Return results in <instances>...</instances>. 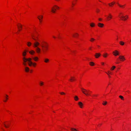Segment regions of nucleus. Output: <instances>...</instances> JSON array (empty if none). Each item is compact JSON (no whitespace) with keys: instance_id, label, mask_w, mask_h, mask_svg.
Listing matches in <instances>:
<instances>
[{"instance_id":"obj_1","label":"nucleus","mask_w":131,"mask_h":131,"mask_svg":"<svg viewBox=\"0 0 131 131\" xmlns=\"http://www.w3.org/2000/svg\"><path fill=\"white\" fill-rule=\"evenodd\" d=\"M39 39L37 37L33 38V48L35 51L33 50V54L36 52L38 54H40L42 51L43 53H47L49 50L48 44L46 42H43L41 43V49L40 47V43L39 42Z\"/></svg>"},{"instance_id":"obj_2","label":"nucleus","mask_w":131,"mask_h":131,"mask_svg":"<svg viewBox=\"0 0 131 131\" xmlns=\"http://www.w3.org/2000/svg\"><path fill=\"white\" fill-rule=\"evenodd\" d=\"M28 51L27 50H25L23 53L22 54L23 56V64L25 66H26L27 65L26 62H27L28 65L29 66H32L33 64L32 61L31 59L30 58H27L25 57V56L26 54V52Z\"/></svg>"},{"instance_id":"obj_3","label":"nucleus","mask_w":131,"mask_h":131,"mask_svg":"<svg viewBox=\"0 0 131 131\" xmlns=\"http://www.w3.org/2000/svg\"><path fill=\"white\" fill-rule=\"evenodd\" d=\"M118 17L122 20L124 21L127 20L128 17L127 15L124 16V13L122 12H120L118 13Z\"/></svg>"},{"instance_id":"obj_4","label":"nucleus","mask_w":131,"mask_h":131,"mask_svg":"<svg viewBox=\"0 0 131 131\" xmlns=\"http://www.w3.org/2000/svg\"><path fill=\"white\" fill-rule=\"evenodd\" d=\"M59 7L57 5H54L51 8V12L53 13H55L57 9H59Z\"/></svg>"},{"instance_id":"obj_5","label":"nucleus","mask_w":131,"mask_h":131,"mask_svg":"<svg viewBox=\"0 0 131 131\" xmlns=\"http://www.w3.org/2000/svg\"><path fill=\"white\" fill-rule=\"evenodd\" d=\"M81 91L83 93L87 96L89 95L91 92L89 91H87L82 88L81 89Z\"/></svg>"},{"instance_id":"obj_6","label":"nucleus","mask_w":131,"mask_h":131,"mask_svg":"<svg viewBox=\"0 0 131 131\" xmlns=\"http://www.w3.org/2000/svg\"><path fill=\"white\" fill-rule=\"evenodd\" d=\"M113 54L114 56H117L119 55V52L118 51L115 50L113 52Z\"/></svg>"},{"instance_id":"obj_7","label":"nucleus","mask_w":131,"mask_h":131,"mask_svg":"<svg viewBox=\"0 0 131 131\" xmlns=\"http://www.w3.org/2000/svg\"><path fill=\"white\" fill-rule=\"evenodd\" d=\"M78 104L81 108H83V104L81 102H79L78 103Z\"/></svg>"},{"instance_id":"obj_8","label":"nucleus","mask_w":131,"mask_h":131,"mask_svg":"<svg viewBox=\"0 0 131 131\" xmlns=\"http://www.w3.org/2000/svg\"><path fill=\"white\" fill-rule=\"evenodd\" d=\"M119 58L120 59L121 61H124L126 59L124 56H120L119 57Z\"/></svg>"},{"instance_id":"obj_9","label":"nucleus","mask_w":131,"mask_h":131,"mask_svg":"<svg viewBox=\"0 0 131 131\" xmlns=\"http://www.w3.org/2000/svg\"><path fill=\"white\" fill-rule=\"evenodd\" d=\"M112 17V15L110 13L109 14L108 16L107 17V20L109 21L110 20Z\"/></svg>"},{"instance_id":"obj_10","label":"nucleus","mask_w":131,"mask_h":131,"mask_svg":"<svg viewBox=\"0 0 131 131\" xmlns=\"http://www.w3.org/2000/svg\"><path fill=\"white\" fill-rule=\"evenodd\" d=\"M101 55V54L100 53H95L94 56L96 58H98L100 57Z\"/></svg>"},{"instance_id":"obj_11","label":"nucleus","mask_w":131,"mask_h":131,"mask_svg":"<svg viewBox=\"0 0 131 131\" xmlns=\"http://www.w3.org/2000/svg\"><path fill=\"white\" fill-rule=\"evenodd\" d=\"M97 26L99 27L102 28L104 26V24H103L99 23H98Z\"/></svg>"},{"instance_id":"obj_12","label":"nucleus","mask_w":131,"mask_h":131,"mask_svg":"<svg viewBox=\"0 0 131 131\" xmlns=\"http://www.w3.org/2000/svg\"><path fill=\"white\" fill-rule=\"evenodd\" d=\"M43 16L42 15H39L37 17V18L39 19V20H43Z\"/></svg>"},{"instance_id":"obj_13","label":"nucleus","mask_w":131,"mask_h":131,"mask_svg":"<svg viewBox=\"0 0 131 131\" xmlns=\"http://www.w3.org/2000/svg\"><path fill=\"white\" fill-rule=\"evenodd\" d=\"M44 62L46 63H48L49 62L50 60L49 59L47 58H45L44 60Z\"/></svg>"},{"instance_id":"obj_14","label":"nucleus","mask_w":131,"mask_h":131,"mask_svg":"<svg viewBox=\"0 0 131 131\" xmlns=\"http://www.w3.org/2000/svg\"><path fill=\"white\" fill-rule=\"evenodd\" d=\"M105 73L107 75H110V74H112V72L110 71H108L107 72H105Z\"/></svg>"},{"instance_id":"obj_15","label":"nucleus","mask_w":131,"mask_h":131,"mask_svg":"<svg viewBox=\"0 0 131 131\" xmlns=\"http://www.w3.org/2000/svg\"><path fill=\"white\" fill-rule=\"evenodd\" d=\"M115 3V2H113L111 3H109L108 4L110 7H112L114 5Z\"/></svg>"},{"instance_id":"obj_16","label":"nucleus","mask_w":131,"mask_h":131,"mask_svg":"<svg viewBox=\"0 0 131 131\" xmlns=\"http://www.w3.org/2000/svg\"><path fill=\"white\" fill-rule=\"evenodd\" d=\"M75 80L74 77H71L70 79L69 80L71 82H72Z\"/></svg>"},{"instance_id":"obj_17","label":"nucleus","mask_w":131,"mask_h":131,"mask_svg":"<svg viewBox=\"0 0 131 131\" xmlns=\"http://www.w3.org/2000/svg\"><path fill=\"white\" fill-rule=\"evenodd\" d=\"M118 6L121 8H125V5H120L119 4H118Z\"/></svg>"},{"instance_id":"obj_18","label":"nucleus","mask_w":131,"mask_h":131,"mask_svg":"<svg viewBox=\"0 0 131 131\" xmlns=\"http://www.w3.org/2000/svg\"><path fill=\"white\" fill-rule=\"evenodd\" d=\"M35 33H36V36H35L34 37V36H33V38L34 39V38H35L37 37L38 38V34L37 32L36 31V30H35Z\"/></svg>"},{"instance_id":"obj_19","label":"nucleus","mask_w":131,"mask_h":131,"mask_svg":"<svg viewBox=\"0 0 131 131\" xmlns=\"http://www.w3.org/2000/svg\"><path fill=\"white\" fill-rule=\"evenodd\" d=\"M90 26L92 27H94L95 26V24L93 23H92L90 24Z\"/></svg>"},{"instance_id":"obj_20","label":"nucleus","mask_w":131,"mask_h":131,"mask_svg":"<svg viewBox=\"0 0 131 131\" xmlns=\"http://www.w3.org/2000/svg\"><path fill=\"white\" fill-rule=\"evenodd\" d=\"M108 56V54L107 53H104L103 54V57L104 58H106Z\"/></svg>"},{"instance_id":"obj_21","label":"nucleus","mask_w":131,"mask_h":131,"mask_svg":"<svg viewBox=\"0 0 131 131\" xmlns=\"http://www.w3.org/2000/svg\"><path fill=\"white\" fill-rule=\"evenodd\" d=\"M25 70L26 72H28L29 71V69L28 67H26L25 68Z\"/></svg>"},{"instance_id":"obj_22","label":"nucleus","mask_w":131,"mask_h":131,"mask_svg":"<svg viewBox=\"0 0 131 131\" xmlns=\"http://www.w3.org/2000/svg\"><path fill=\"white\" fill-rule=\"evenodd\" d=\"M38 59V58L37 57H33V60L35 61H37Z\"/></svg>"},{"instance_id":"obj_23","label":"nucleus","mask_w":131,"mask_h":131,"mask_svg":"<svg viewBox=\"0 0 131 131\" xmlns=\"http://www.w3.org/2000/svg\"><path fill=\"white\" fill-rule=\"evenodd\" d=\"M74 99L75 101H78L79 99V98L78 96H75L74 97Z\"/></svg>"},{"instance_id":"obj_24","label":"nucleus","mask_w":131,"mask_h":131,"mask_svg":"<svg viewBox=\"0 0 131 131\" xmlns=\"http://www.w3.org/2000/svg\"><path fill=\"white\" fill-rule=\"evenodd\" d=\"M90 65L91 66H94L95 65V63L93 62H89Z\"/></svg>"},{"instance_id":"obj_25","label":"nucleus","mask_w":131,"mask_h":131,"mask_svg":"<svg viewBox=\"0 0 131 131\" xmlns=\"http://www.w3.org/2000/svg\"><path fill=\"white\" fill-rule=\"evenodd\" d=\"M78 34L77 33H75L73 35V36L74 37H77L78 36Z\"/></svg>"},{"instance_id":"obj_26","label":"nucleus","mask_w":131,"mask_h":131,"mask_svg":"<svg viewBox=\"0 0 131 131\" xmlns=\"http://www.w3.org/2000/svg\"><path fill=\"white\" fill-rule=\"evenodd\" d=\"M39 84L40 86H43L44 84V82H42L41 81H40L39 82Z\"/></svg>"},{"instance_id":"obj_27","label":"nucleus","mask_w":131,"mask_h":131,"mask_svg":"<svg viewBox=\"0 0 131 131\" xmlns=\"http://www.w3.org/2000/svg\"><path fill=\"white\" fill-rule=\"evenodd\" d=\"M70 129L71 131H78V130L76 129L73 128H71Z\"/></svg>"},{"instance_id":"obj_28","label":"nucleus","mask_w":131,"mask_h":131,"mask_svg":"<svg viewBox=\"0 0 131 131\" xmlns=\"http://www.w3.org/2000/svg\"><path fill=\"white\" fill-rule=\"evenodd\" d=\"M116 67L114 66H113L111 68V71L113 70Z\"/></svg>"},{"instance_id":"obj_29","label":"nucleus","mask_w":131,"mask_h":131,"mask_svg":"<svg viewBox=\"0 0 131 131\" xmlns=\"http://www.w3.org/2000/svg\"><path fill=\"white\" fill-rule=\"evenodd\" d=\"M75 5V4L73 2L72 3V5L71 6V9H73L74 6Z\"/></svg>"},{"instance_id":"obj_30","label":"nucleus","mask_w":131,"mask_h":131,"mask_svg":"<svg viewBox=\"0 0 131 131\" xmlns=\"http://www.w3.org/2000/svg\"><path fill=\"white\" fill-rule=\"evenodd\" d=\"M95 40V39H94L93 38H90V40L91 42H94Z\"/></svg>"},{"instance_id":"obj_31","label":"nucleus","mask_w":131,"mask_h":131,"mask_svg":"<svg viewBox=\"0 0 131 131\" xmlns=\"http://www.w3.org/2000/svg\"><path fill=\"white\" fill-rule=\"evenodd\" d=\"M120 44L122 46H123L124 45V42L122 41H121L119 42Z\"/></svg>"},{"instance_id":"obj_32","label":"nucleus","mask_w":131,"mask_h":131,"mask_svg":"<svg viewBox=\"0 0 131 131\" xmlns=\"http://www.w3.org/2000/svg\"><path fill=\"white\" fill-rule=\"evenodd\" d=\"M31 44V43L30 42H27V45L29 47L30 46Z\"/></svg>"},{"instance_id":"obj_33","label":"nucleus","mask_w":131,"mask_h":131,"mask_svg":"<svg viewBox=\"0 0 131 131\" xmlns=\"http://www.w3.org/2000/svg\"><path fill=\"white\" fill-rule=\"evenodd\" d=\"M119 98H120L122 100H124V97L121 95H119Z\"/></svg>"},{"instance_id":"obj_34","label":"nucleus","mask_w":131,"mask_h":131,"mask_svg":"<svg viewBox=\"0 0 131 131\" xmlns=\"http://www.w3.org/2000/svg\"><path fill=\"white\" fill-rule=\"evenodd\" d=\"M59 93L61 95H65L66 94L65 93L63 92H60Z\"/></svg>"},{"instance_id":"obj_35","label":"nucleus","mask_w":131,"mask_h":131,"mask_svg":"<svg viewBox=\"0 0 131 131\" xmlns=\"http://www.w3.org/2000/svg\"><path fill=\"white\" fill-rule=\"evenodd\" d=\"M107 102L106 101H103V104L104 105H106L107 104Z\"/></svg>"},{"instance_id":"obj_36","label":"nucleus","mask_w":131,"mask_h":131,"mask_svg":"<svg viewBox=\"0 0 131 131\" xmlns=\"http://www.w3.org/2000/svg\"><path fill=\"white\" fill-rule=\"evenodd\" d=\"M100 9H98V8H97L96 9V13H99L100 12Z\"/></svg>"},{"instance_id":"obj_37","label":"nucleus","mask_w":131,"mask_h":131,"mask_svg":"<svg viewBox=\"0 0 131 131\" xmlns=\"http://www.w3.org/2000/svg\"><path fill=\"white\" fill-rule=\"evenodd\" d=\"M98 19L99 21H101L102 20V19L101 18H99Z\"/></svg>"},{"instance_id":"obj_38","label":"nucleus","mask_w":131,"mask_h":131,"mask_svg":"<svg viewBox=\"0 0 131 131\" xmlns=\"http://www.w3.org/2000/svg\"><path fill=\"white\" fill-rule=\"evenodd\" d=\"M43 20H39L40 24H41L42 21Z\"/></svg>"},{"instance_id":"obj_39","label":"nucleus","mask_w":131,"mask_h":131,"mask_svg":"<svg viewBox=\"0 0 131 131\" xmlns=\"http://www.w3.org/2000/svg\"><path fill=\"white\" fill-rule=\"evenodd\" d=\"M36 65V63L35 62H33V67H35Z\"/></svg>"},{"instance_id":"obj_40","label":"nucleus","mask_w":131,"mask_h":131,"mask_svg":"<svg viewBox=\"0 0 131 131\" xmlns=\"http://www.w3.org/2000/svg\"><path fill=\"white\" fill-rule=\"evenodd\" d=\"M101 64L102 65L104 66L105 64V63L103 62H101Z\"/></svg>"},{"instance_id":"obj_41","label":"nucleus","mask_w":131,"mask_h":131,"mask_svg":"<svg viewBox=\"0 0 131 131\" xmlns=\"http://www.w3.org/2000/svg\"><path fill=\"white\" fill-rule=\"evenodd\" d=\"M19 27H20L21 28H22V26L21 24H20L19 26H18V28H19Z\"/></svg>"},{"instance_id":"obj_42","label":"nucleus","mask_w":131,"mask_h":131,"mask_svg":"<svg viewBox=\"0 0 131 131\" xmlns=\"http://www.w3.org/2000/svg\"><path fill=\"white\" fill-rule=\"evenodd\" d=\"M4 126H5V127H6V128H8L9 127L8 125V126H7L5 124H4Z\"/></svg>"},{"instance_id":"obj_43","label":"nucleus","mask_w":131,"mask_h":131,"mask_svg":"<svg viewBox=\"0 0 131 131\" xmlns=\"http://www.w3.org/2000/svg\"><path fill=\"white\" fill-rule=\"evenodd\" d=\"M8 99V98L7 97H6V100H4V102H6V100Z\"/></svg>"},{"instance_id":"obj_44","label":"nucleus","mask_w":131,"mask_h":131,"mask_svg":"<svg viewBox=\"0 0 131 131\" xmlns=\"http://www.w3.org/2000/svg\"><path fill=\"white\" fill-rule=\"evenodd\" d=\"M29 52L30 54H32L33 52H32V51H30Z\"/></svg>"},{"instance_id":"obj_45","label":"nucleus","mask_w":131,"mask_h":131,"mask_svg":"<svg viewBox=\"0 0 131 131\" xmlns=\"http://www.w3.org/2000/svg\"><path fill=\"white\" fill-rule=\"evenodd\" d=\"M102 125L101 124H100L98 125V126L100 127Z\"/></svg>"},{"instance_id":"obj_46","label":"nucleus","mask_w":131,"mask_h":131,"mask_svg":"<svg viewBox=\"0 0 131 131\" xmlns=\"http://www.w3.org/2000/svg\"><path fill=\"white\" fill-rule=\"evenodd\" d=\"M89 49L90 50H92V47H90L89 48Z\"/></svg>"},{"instance_id":"obj_47","label":"nucleus","mask_w":131,"mask_h":131,"mask_svg":"<svg viewBox=\"0 0 131 131\" xmlns=\"http://www.w3.org/2000/svg\"><path fill=\"white\" fill-rule=\"evenodd\" d=\"M52 37L54 39H55L56 38V37L54 36H52Z\"/></svg>"},{"instance_id":"obj_48","label":"nucleus","mask_w":131,"mask_h":131,"mask_svg":"<svg viewBox=\"0 0 131 131\" xmlns=\"http://www.w3.org/2000/svg\"><path fill=\"white\" fill-rule=\"evenodd\" d=\"M115 63L116 64H118L119 63V62L117 61L115 62Z\"/></svg>"},{"instance_id":"obj_49","label":"nucleus","mask_w":131,"mask_h":131,"mask_svg":"<svg viewBox=\"0 0 131 131\" xmlns=\"http://www.w3.org/2000/svg\"><path fill=\"white\" fill-rule=\"evenodd\" d=\"M108 77L109 78H110L111 77V76L110 75H108Z\"/></svg>"},{"instance_id":"obj_50","label":"nucleus","mask_w":131,"mask_h":131,"mask_svg":"<svg viewBox=\"0 0 131 131\" xmlns=\"http://www.w3.org/2000/svg\"><path fill=\"white\" fill-rule=\"evenodd\" d=\"M55 1L57 2H59L60 1V0H55Z\"/></svg>"},{"instance_id":"obj_51","label":"nucleus","mask_w":131,"mask_h":131,"mask_svg":"<svg viewBox=\"0 0 131 131\" xmlns=\"http://www.w3.org/2000/svg\"><path fill=\"white\" fill-rule=\"evenodd\" d=\"M97 47H98V48H99L100 47V46L99 45H97Z\"/></svg>"},{"instance_id":"obj_52","label":"nucleus","mask_w":131,"mask_h":131,"mask_svg":"<svg viewBox=\"0 0 131 131\" xmlns=\"http://www.w3.org/2000/svg\"><path fill=\"white\" fill-rule=\"evenodd\" d=\"M99 0V1L100 2H101V1L100 0Z\"/></svg>"},{"instance_id":"obj_53","label":"nucleus","mask_w":131,"mask_h":131,"mask_svg":"<svg viewBox=\"0 0 131 131\" xmlns=\"http://www.w3.org/2000/svg\"><path fill=\"white\" fill-rule=\"evenodd\" d=\"M30 72H32V70H30Z\"/></svg>"},{"instance_id":"obj_54","label":"nucleus","mask_w":131,"mask_h":131,"mask_svg":"<svg viewBox=\"0 0 131 131\" xmlns=\"http://www.w3.org/2000/svg\"><path fill=\"white\" fill-rule=\"evenodd\" d=\"M6 96L7 97L8 96L7 95H6Z\"/></svg>"},{"instance_id":"obj_55","label":"nucleus","mask_w":131,"mask_h":131,"mask_svg":"<svg viewBox=\"0 0 131 131\" xmlns=\"http://www.w3.org/2000/svg\"><path fill=\"white\" fill-rule=\"evenodd\" d=\"M19 31H20L21 30V29H19Z\"/></svg>"}]
</instances>
